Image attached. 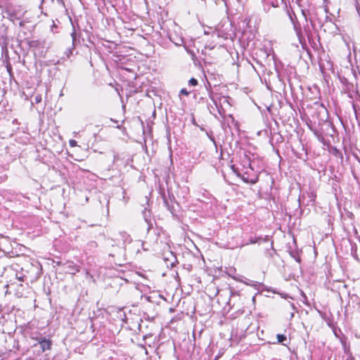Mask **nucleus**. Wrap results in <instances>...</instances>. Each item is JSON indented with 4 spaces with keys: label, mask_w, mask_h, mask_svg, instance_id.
<instances>
[{
    "label": "nucleus",
    "mask_w": 360,
    "mask_h": 360,
    "mask_svg": "<svg viewBox=\"0 0 360 360\" xmlns=\"http://www.w3.org/2000/svg\"><path fill=\"white\" fill-rule=\"evenodd\" d=\"M356 11L360 16V0H356Z\"/></svg>",
    "instance_id": "obj_15"
},
{
    "label": "nucleus",
    "mask_w": 360,
    "mask_h": 360,
    "mask_svg": "<svg viewBox=\"0 0 360 360\" xmlns=\"http://www.w3.org/2000/svg\"><path fill=\"white\" fill-rule=\"evenodd\" d=\"M180 94L184 96H188L190 94V92L187 91L186 89H182L180 91Z\"/></svg>",
    "instance_id": "obj_17"
},
{
    "label": "nucleus",
    "mask_w": 360,
    "mask_h": 360,
    "mask_svg": "<svg viewBox=\"0 0 360 360\" xmlns=\"http://www.w3.org/2000/svg\"><path fill=\"white\" fill-rule=\"evenodd\" d=\"M261 241L267 242L269 241V237L266 236L264 238L259 237V236H254L250 237L248 242H246L245 244H243L240 245V247H243L244 245H248L250 244H255L257 243H260Z\"/></svg>",
    "instance_id": "obj_5"
},
{
    "label": "nucleus",
    "mask_w": 360,
    "mask_h": 360,
    "mask_svg": "<svg viewBox=\"0 0 360 360\" xmlns=\"http://www.w3.org/2000/svg\"><path fill=\"white\" fill-rule=\"evenodd\" d=\"M34 102L35 103H41V96L38 94V95H36L34 98Z\"/></svg>",
    "instance_id": "obj_13"
},
{
    "label": "nucleus",
    "mask_w": 360,
    "mask_h": 360,
    "mask_svg": "<svg viewBox=\"0 0 360 360\" xmlns=\"http://www.w3.org/2000/svg\"><path fill=\"white\" fill-rule=\"evenodd\" d=\"M145 220L147 222V224H148V229H150L152 226V224H150V222L147 219V218L146 217H145Z\"/></svg>",
    "instance_id": "obj_19"
},
{
    "label": "nucleus",
    "mask_w": 360,
    "mask_h": 360,
    "mask_svg": "<svg viewBox=\"0 0 360 360\" xmlns=\"http://www.w3.org/2000/svg\"><path fill=\"white\" fill-rule=\"evenodd\" d=\"M287 338L285 335L283 334H278L277 335V340L278 342L280 343H283L285 340H286Z\"/></svg>",
    "instance_id": "obj_8"
},
{
    "label": "nucleus",
    "mask_w": 360,
    "mask_h": 360,
    "mask_svg": "<svg viewBox=\"0 0 360 360\" xmlns=\"http://www.w3.org/2000/svg\"><path fill=\"white\" fill-rule=\"evenodd\" d=\"M216 108L217 109V111H218V113L219 114V115L222 117H225L226 115V110L224 108V107L222 106V104H226L227 105H229V103L226 100V98L225 97H221L219 98V99L217 101V100H215L214 98H212Z\"/></svg>",
    "instance_id": "obj_3"
},
{
    "label": "nucleus",
    "mask_w": 360,
    "mask_h": 360,
    "mask_svg": "<svg viewBox=\"0 0 360 360\" xmlns=\"http://www.w3.org/2000/svg\"><path fill=\"white\" fill-rule=\"evenodd\" d=\"M205 34H212V37L217 36V37H219V32L216 30H213L211 27H209L208 30H204Z\"/></svg>",
    "instance_id": "obj_7"
},
{
    "label": "nucleus",
    "mask_w": 360,
    "mask_h": 360,
    "mask_svg": "<svg viewBox=\"0 0 360 360\" xmlns=\"http://www.w3.org/2000/svg\"><path fill=\"white\" fill-rule=\"evenodd\" d=\"M188 84L195 86L198 84V80L195 78H191L188 81Z\"/></svg>",
    "instance_id": "obj_11"
},
{
    "label": "nucleus",
    "mask_w": 360,
    "mask_h": 360,
    "mask_svg": "<svg viewBox=\"0 0 360 360\" xmlns=\"http://www.w3.org/2000/svg\"><path fill=\"white\" fill-rule=\"evenodd\" d=\"M295 259H296V261H297V262H300V257H297H297H295Z\"/></svg>",
    "instance_id": "obj_20"
},
{
    "label": "nucleus",
    "mask_w": 360,
    "mask_h": 360,
    "mask_svg": "<svg viewBox=\"0 0 360 360\" xmlns=\"http://www.w3.org/2000/svg\"><path fill=\"white\" fill-rule=\"evenodd\" d=\"M33 339H35L37 340L38 344H34V347H37L38 345L40 347L41 352H44L46 350L51 349L52 342L50 340L46 339L45 338H32Z\"/></svg>",
    "instance_id": "obj_4"
},
{
    "label": "nucleus",
    "mask_w": 360,
    "mask_h": 360,
    "mask_svg": "<svg viewBox=\"0 0 360 360\" xmlns=\"http://www.w3.org/2000/svg\"><path fill=\"white\" fill-rule=\"evenodd\" d=\"M210 139H211L212 141H213L214 143V139H212V138H210Z\"/></svg>",
    "instance_id": "obj_22"
},
{
    "label": "nucleus",
    "mask_w": 360,
    "mask_h": 360,
    "mask_svg": "<svg viewBox=\"0 0 360 360\" xmlns=\"http://www.w3.org/2000/svg\"><path fill=\"white\" fill-rule=\"evenodd\" d=\"M71 37H72V45L74 46L75 40H76V37H77V34H76V32H75V29L73 30V31L71 33Z\"/></svg>",
    "instance_id": "obj_12"
},
{
    "label": "nucleus",
    "mask_w": 360,
    "mask_h": 360,
    "mask_svg": "<svg viewBox=\"0 0 360 360\" xmlns=\"http://www.w3.org/2000/svg\"><path fill=\"white\" fill-rule=\"evenodd\" d=\"M286 13H287L291 22L293 25L294 29H295L297 36L300 37V34L301 33L300 25L297 21V16H296L295 12L293 11V10L291 8H286Z\"/></svg>",
    "instance_id": "obj_2"
},
{
    "label": "nucleus",
    "mask_w": 360,
    "mask_h": 360,
    "mask_svg": "<svg viewBox=\"0 0 360 360\" xmlns=\"http://www.w3.org/2000/svg\"><path fill=\"white\" fill-rule=\"evenodd\" d=\"M174 43L175 44L176 46H181L183 43V40L182 39H179L178 40H176V41H174Z\"/></svg>",
    "instance_id": "obj_18"
},
{
    "label": "nucleus",
    "mask_w": 360,
    "mask_h": 360,
    "mask_svg": "<svg viewBox=\"0 0 360 360\" xmlns=\"http://www.w3.org/2000/svg\"><path fill=\"white\" fill-rule=\"evenodd\" d=\"M69 145H70V147H75V146H77V141L75 140L70 139L69 141Z\"/></svg>",
    "instance_id": "obj_14"
},
{
    "label": "nucleus",
    "mask_w": 360,
    "mask_h": 360,
    "mask_svg": "<svg viewBox=\"0 0 360 360\" xmlns=\"http://www.w3.org/2000/svg\"><path fill=\"white\" fill-rule=\"evenodd\" d=\"M71 267L72 274H75L76 272L79 271V269L77 266H70Z\"/></svg>",
    "instance_id": "obj_16"
},
{
    "label": "nucleus",
    "mask_w": 360,
    "mask_h": 360,
    "mask_svg": "<svg viewBox=\"0 0 360 360\" xmlns=\"http://www.w3.org/2000/svg\"><path fill=\"white\" fill-rule=\"evenodd\" d=\"M243 167L245 169L241 174L238 169L235 168L234 165L231 166L233 172L240 176L241 179L247 184H255L258 181L259 176L257 171L255 168V162L251 161L250 158L245 156L243 160Z\"/></svg>",
    "instance_id": "obj_1"
},
{
    "label": "nucleus",
    "mask_w": 360,
    "mask_h": 360,
    "mask_svg": "<svg viewBox=\"0 0 360 360\" xmlns=\"http://www.w3.org/2000/svg\"><path fill=\"white\" fill-rule=\"evenodd\" d=\"M18 279H19L20 281H22V278L21 276H19V277H18Z\"/></svg>",
    "instance_id": "obj_21"
},
{
    "label": "nucleus",
    "mask_w": 360,
    "mask_h": 360,
    "mask_svg": "<svg viewBox=\"0 0 360 360\" xmlns=\"http://www.w3.org/2000/svg\"><path fill=\"white\" fill-rule=\"evenodd\" d=\"M301 12H302V15L304 17L305 21H307V15L309 13L308 11H307L304 8H301Z\"/></svg>",
    "instance_id": "obj_10"
},
{
    "label": "nucleus",
    "mask_w": 360,
    "mask_h": 360,
    "mask_svg": "<svg viewBox=\"0 0 360 360\" xmlns=\"http://www.w3.org/2000/svg\"><path fill=\"white\" fill-rule=\"evenodd\" d=\"M75 49V45L67 49V51L65 52V54L66 55L67 58H70V55L72 54V51Z\"/></svg>",
    "instance_id": "obj_9"
},
{
    "label": "nucleus",
    "mask_w": 360,
    "mask_h": 360,
    "mask_svg": "<svg viewBox=\"0 0 360 360\" xmlns=\"http://www.w3.org/2000/svg\"><path fill=\"white\" fill-rule=\"evenodd\" d=\"M263 51H264L266 58L267 60H269L271 57L273 60H275L276 56H275L274 51H272V49H268V50L264 49Z\"/></svg>",
    "instance_id": "obj_6"
}]
</instances>
